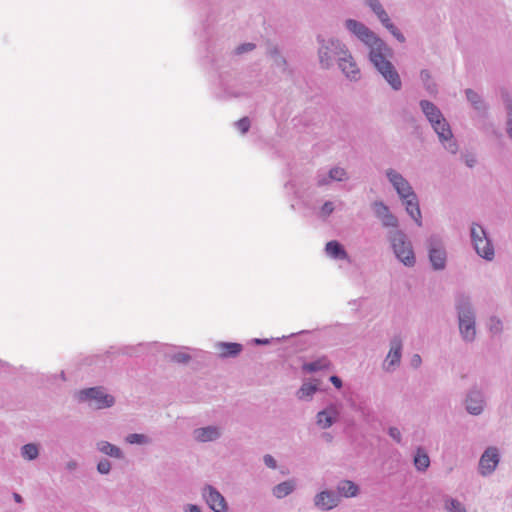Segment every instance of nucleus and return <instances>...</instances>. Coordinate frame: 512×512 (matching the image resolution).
Masks as SVG:
<instances>
[{
    "instance_id": "55",
    "label": "nucleus",
    "mask_w": 512,
    "mask_h": 512,
    "mask_svg": "<svg viewBox=\"0 0 512 512\" xmlns=\"http://www.w3.org/2000/svg\"><path fill=\"white\" fill-rule=\"evenodd\" d=\"M253 342L257 345H266V344H269L270 343V340L269 339H260V338H255L253 339Z\"/></svg>"
},
{
    "instance_id": "19",
    "label": "nucleus",
    "mask_w": 512,
    "mask_h": 512,
    "mask_svg": "<svg viewBox=\"0 0 512 512\" xmlns=\"http://www.w3.org/2000/svg\"><path fill=\"white\" fill-rule=\"evenodd\" d=\"M465 95H466L468 102L471 104V106L474 108V110L477 111V113L480 116L486 117L487 113H488L489 106L484 101L482 96L470 88L465 90Z\"/></svg>"
},
{
    "instance_id": "46",
    "label": "nucleus",
    "mask_w": 512,
    "mask_h": 512,
    "mask_svg": "<svg viewBox=\"0 0 512 512\" xmlns=\"http://www.w3.org/2000/svg\"><path fill=\"white\" fill-rule=\"evenodd\" d=\"M236 127L244 134L246 133L250 128V120L247 117H244L240 120H238L235 123Z\"/></svg>"
},
{
    "instance_id": "12",
    "label": "nucleus",
    "mask_w": 512,
    "mask_h": 512,
    "mask_svg": "<svg viewBox=\"0 0 512 512\" xmlns=\"http://www.w3.org/2000/svg\"><path fill=\"white\" fill-rule=\"evenodd\" d=\"M385 175L400 199H406L415 193L408 180L395 169H387Z\"/></svg>"
},
{
    "instance_id": "57",
    "label": "nucleus",
    "mask_w": 512,
    "mask_h": 512,
    "mask_svg": "<svg viewBox=\"0 0 512 512\" xmlns=\"http://www.w3.org/2000/svg\"><path fill=\"white\" fill-rule=\"evenodd\" d=\"M13 498H14L15 502H17V503H22V501H23L22 496L18 493H13Z\"/></svg>"
},
{
    "instance_id": "35",
    "label": "nucleus",
    "mask_w": 512,
    "mask_h": 512,
    "mask_svg": "<svg viewBox=\"0 0 512 512\" xmlns=\"http://www.w3.org/2000/svg\"><path fill=\"white\" fill-rule=\"evenodd\" d=\"M505 106L507 111L505 130L510 140H512V100L510 98L505 99Z\"/></svg>"
},
{
    "instance_id": "13",
    "label": "nucleus",
    "mask_w": 512,
    "mask_h": 512,
    "mask_svg": "<svg viewBox=\"0 0 512 512\" xmlns=\"http://www.w3.org/2000/svg\"><path fill=\"white\" fill-rule=\"evenodd\" d=\"M403 342L400 336L396 335L390 340V349L383 362V369L386 372H393L400 366L402 358Z\"/></svg>"
},
{
    "instance_id": "58",
    "label": "nucleus",
    "mask_w": 512,
    "mask_h": 512,
    "mask_svg": "<svg viewBox=\"0 0 512 512\" xmlns=\"http://www.w3.org/2000/svg\"><path fill=\"white\" fill-rule=\"evenodd\" d=\"M326 441H331L332 440V435L330 433H324L323 436H322Z\"/></svg>"
},
{
    "instance_id": "48",
    "label": "nucleus",
    "mask_w": 512,
    "mask_h": 512,
    "mask_svg": "<svg viewBox=\"0 0 512 512\" xmlns=\"http://www.w3.org/2000/svg\"><path fill=\"white\" fill-rule=\"evenodd\" d=\"M388 435L397 443L402 442V435L400 430L397 427H389Z\"/></svg>"
},
{
    "instance_id": "28",
    "label": "nucleus",
    "mask_w": 512,
    "mask_h": 512,
    "mask_svg": "<svg viewBox=\"0 0 512 512\" xmlns=\"http://www.w3.org/2000/svg\"><path fill=\"white\" fill-rule=\"evenodd\" d=\"M295 489V482L293 480H287L275 485L272 489V494L277 499H282L290 495Z\"/></svg>"
},
{
    "instance_id": "39",
    "label": "nucleus",
    "mask_w": 512,
    "mask_h": 512,
    "mask_svg": "<svg viewBox=\"0 0 512 512\" xmlns=\"http://www.w3.org/2000/svg\"><path fill=\"white\" fill-rule=\"evenodd\" d=\"M97 472L101 475H108L111 472L112 464L107 458H102L97 463Z\"/></svg>"
},
{
    "instance_id": "8",
    "label": "nucleus",
    "mask_w": 512,
    "mask_h": 512,
    "mask_svg": "<svg viewBox=\"0 0 512 512\" xmlns=\"http://www.w3.org/2000/svg\"><path fill=\"white\" fill-rule=\"evenodd\" d=\"M430 125L434 132L437 134L438 139L443 147L451 154H456L458 152L459 146L454 138L450 124L445 119L444 115L438 120H435Z\"/></svg>"
},
{
    "instance_id": "53",
    "label": "nucleus",
    "mask_w": 512,
    "mask_h": 512,
    "mask_svg": "<svg viewBox=\"0 0 512 512\" xmlns=\"http://www.w3.org/2000/svg\"><path fill=\"white\" fill-rule=\"evenodd\" d=\"M78 468V462L76 460H69L66 463V469L68 471H75Z\"/></svg>"
},
{
    "instance_id": "56",
    "label": "nucleus",
    "mask_w": 512,
    "mask_h": 512,
    "mask_svg": "<svg viewBox=\"0 0 512 512\" xmlns=\"http://www.w3.org/2000/svg\"><path fill=\"white\" fill-rule=\"evenodd\" d=\"M465 163L468 167L472 168L475 165L476 160L474 158H469L466 159Z\"/></svg>"
},
{
    "instance_id": "33",
    "label": "nucleus",
    "mask_w": 512,
    "mask_h": 512,
    "mask_svg": "<svg viewBox=\"0 0 512 512\" xmlns=\"http://www.w3.org/2000/svg\"><path fill=\"white\" fill-rule=\"evenodd\" d=\"M371 208L373 210L375 217L379 220L391 212L389 207L383 201L380 200L374 201L371 204Z\"/></svg>"
},
{
    "instance_id": "4",
    "label": "nucleus",
    "mask_w": 512,
    "mask_h": 512,
    "mask_svg": "<svg viewBox=\"0 0 512 512\" xmlns=\"http://www.w3.org/2000/svg\"><path fill=\"white\" fill-rule=\"evenodd\" d=\"M316 41L318 43L317 53L319 63L323 69H330L333 67L334 61H337L344 55V52L340 50V47H343V50L345 51L349 50L347 45L336 37L325 38L322 35H318L316 37Z\"/></svg>"
},
{
    "instance_id": "17",
    "label": "nucleus",
    "mask_w": 512,
    "mask_h": 512,
    "mask_svg": "<svg viewBox=\"0 0 512 512\" xmlns=\"http://www.w3.org/2000/svg\"><path fill=\"white\" fill-rule=\"evenodd\" d=\"M313 502L319 510L328 511L339 505L340 497L332 490H323L314 496Z\"/></svg>"
},
{
    "instance_id": "9",
    "label": "nucleus",
    "mask_w": 512,
    "mask_h": 512,
    "mask_svg": "<svg viewBox=\"0 0 512 512\" xmlns=\"http://www.w3.org/2000/svg\"><path fill=\"white\" fill-rule=\"evenodd\" d=\"M500 462V452L495 446H489L480 456L478 473L482 477H488L494 473Z\"/></svg>"
},
{
    "instance_id": "45",
    "label": "nucleus",
    "mask_w": 512,
    "mask_h": 512,
    "mask_svg": "<svg viewBox=\"0 0 512 512\" xmlns=\"http://www.w3.org/2000/svg\"><path fill=\"white\" fill-rule=\"evenodd\" d=\"M351 407L359 412L363 417H368L372 410L367 405L360 403L359 405L351 404Z\"/></svg>"
},
{
    "instance_id": "31",
    "label": "nucleus",
    "mask_w": 512,
    "mask_h": 512,
    "mask_svg": "<svg viewBox=\"0 0 512 512\" xmlns=\"http://www.w3.org/2000/svg\"><path fill=\"white\" fill-rule=\"evenodd\" d=\"M317 387L311 383H304L297 391V397L300 400H310L316 393Z\"/></svg>"
},
{
    "instance_id": "51",
    "label": "nucleus",
    "mask_w": 512,
    "mask_h": 512,
    "mask_svg": "<svg viewBox=\"0 0 512 512\" xmlns=\"http://www.w3.org/2000/svg\"><path fill=\"white\" fill-rule=\"evenodd\" d=\"M422 363L421 356L419 354H414L411 358V366L413 368H418Z\"/></svg>"
},
{
    "instance_id": "49",
    "label": "nucleus",
    "mask_w": 512,
    "mask_h": 512,
    "mask_svg": "<svg viewBox=\"0 0 512 512\" xmlns=\"http://www.w3.org/2000/svg\"><path fill=\"white\" fill-rule=\"evenodd\" d=\"M263 462L264 464L270 468V469H276L277 468V461L276 459L270 455V454H265L263 456Z\"/></svg>"
},
{
    "instance_id": "59",
    "label": "nucleus",
    "mask_w": 512,
    "mask_h": 512,
    "mask_svg": "<svg viewBox=\"0 0 512 512\" xmlns=\"http://www.w3.org/2000/svg\"><path fill=\"white\" fill-rule=\"evenodd\" d=\"M62 380H65V375H64V372L62 371L61 374H60Z\"/></svg>"
},
{
    "instance_id": "23",
    "label": "nucleus",
    "mask_w": 512,
    "mask_h": 512,
    "mask_svg": "<svg viewBox=\"0 0 512 512\" xmlns=\"http://www.w3.org/2000/svg\"><path fill=\"white\" fill-rule=\"evenodd\" d=\"M267 55L272 59L273 65L282 73L288 72V64L286 58L280 53L276 45H269Z\"/></svg>"
},
{
    "instance_id": "1",
    "label": "nucleus",
    "mask_w": 512,
    "mask_h": 512,
    "mask_svg": "<svg viewBox=\"0 0 512 512\" xmlns=\"http://www.w3.org/2000/svg\"><path fill=\"white\" fill-rule=\"evenodd\" d=\"M345 29L368 49V58L376 71L393 91L402 89V80L394 64L389 60L392 49L368 26L361 21L349 18L343 23Z\"/></svg>"
},
{
    "instance_id": "54",
    "label": "nucleus",
    "mask_w": 512,
    "mask_h": 512,
    "mask_svg": "<svg viewBox=\"0 0 512 512\" xmlns=\"http://www.w3.org/2000/svg\"><path fill=\"white\" fill-rule=\"evenodd\" d=\"M185 512H201V508L194 504H188L185 507Z\"/></svg>"
},
{
    "instance_id": "36",
    "label": "nucleus",
    "mask_w": 512,
    "mask_h": 512,
    "mask_svg": "<svg viewBox=\"0 0 512 512\" xmlns=\"http://www.w3.org/2000/svg\"><path fill=\"white\" fill-rule=\"evenodd\" d=\"M488 329L493 335H499L503 331V322L497 316H491L488 322Z\"/></svg>"
},
{
    "instance_id": "42",
    "label": "nucleus",
    "mask_w": 512,
    "mask_h": 512,
    "mask_svg": "<svg viewBox=\"0 0 512 512\" xmlns=\"http://www.w3.org/2000/svg\"><path fill=\"white\" fill-rule=\"evenodd\" d=\"M316 184L317 186L319 187H322V186H327L329 185L332 181V179H330L328 177V172L325 173L323 171H318L317 175H316Z\"/></svg>"
},
{
    "instance_id": "43",
    "label": "nucleus",
    "mask_w": 512,
    "mask_h": 512,
    "mask_svg": "<svg viewBox=\"0 0 512 512\" xmlns=\"http://www.w3.org/2000/svg\"><path fill=\"white\" fill-rule=\"evenodd\" d=\"M364 3L366 6H368L371 11L377 15L382 10H384L383 5L381 4L380 0H364Z\"/></svg>"
},
{
    "instance_id": "50",
    "label": "nucleus",
    "mask_w": 512,
    "mask_h": 512,
    "mask_svg": "<svg viewBox=\"0 0 512 512\" xmlns=\"http://www.w3.org/2000/svg\"><path fill=\"white\" fill-rule=\"evenodd\" d=\"M376 17L378 18V20L380 21V23L386 27V25H389L391 22V19L388 15V13L386 12V10H382L380 13H378L376 15Z\"/></svg>"
},
{
    "instance_id": "6",
    "label": "nucleus",
    "mask_w": 512,
    "mask_h": 512,
    "mask_svg": "<svg viewBox=\"0 0 512 512\" xmlns=\"http://www.w3.org/2000/svg\"><path fill=\"white\" fill-rule=\"evenodd\" d=\"M426 248L433 270H444L447 265V251L442 237L438 234L430 235L426 240Z\"/></svg>"
},
{
    "instance_id": "5",
    "label": "nucleus",
    "mask_w": 512,
    "mask_h": 512,
    "mask_svg": "<svg viewBox=\"0 0 512 512\" xmlns=\"http://www.w3.org/2000/svg\"><path fill=\"white\" fill-rule=\"evenodd\" d=\"M470 239L476 254L486 261H492L495 257V249L486 229L478 222L470 225Z\"/></svg>"
},
{
    "instance_id": "37",
    "label": "nucleus",
    "mask_w": 512,
    "mask_h": 512,
    "mask_svg": "<svg viewBox=\"0 0 512 512\" xmlns=\"http://www.w3.org/2000/svg\"><path fill=\"white\" fill-rule=\"evenodd\" d=\"M380 221L382 226L385 228H390L389 230L398 229L399 220L392 212L381 218Z\"/></svg>"
},
{
    "instance_id": "7",
    "label": "nucleus",
    "mask_w": 512,
    "mask_h": 512,
    "mask_svg": "<svg viewBox=\"0 0 512 512\" xmlns=\"http://www.w3.org/2000/svg\"><path fill=\"white\" fill-rule=\"evenodd\" d=\"M79 400L88 402L95 409L110 408L115 404V398L99 386L81 390Z\"/></svg>"
},
{
    "instance_id": "18",
    "label": "nucleus",
    "mask_w": 512,
    "mask_h": 512,
    "mask_svg": "<svg viewBox=\"0 0 512 512\" xmlns=\"http://www.w3.org/2000/svg\"><path fill=\"white\" fill-rule=\"evenodd\" d=\"M403 205L405 206V210L407 214L415 221V223L421 227L422 226V214L419 206V201L416 193L407 197L406 199H401Z\"/></svg>"
},
{
    "instance_id": "29",
    "label": "nucleus",
    "mask_w": 512,
    "mask_h": 512,
    "mask_svg": "<svg viewBox=\"0 0 512 512\" xmlns=\"http://www.w3.org/2000/svg\"><path fill=\"white\" fill-rule=\"evenodd\" d=\"M20 455L27 461H33L39 456V445L36 443H27L20 449Z\"/></svg>"
},
{
    "instance_id": "41",
    "label": "nucleus",
    "mask_w": 512,
    "mask_h": 512,
    "mask_svg": "<svg viewBox=\"0 0 512 512\" xmlns=\"http://www.w3.org/2000/svg\"><path fill=\"white\" fill-rule=\"evenodd\" d=\"M400 43H404L406 38L404 34L393 24L390 23L385 27Z\"/></svg>"
},
{
    "instance_id": "30",
    "label": "nucleus",
    "mask_w": 512,
    "mask_h": 512,
    "mask_svg": "<svg viewBox=\"0 0 512 512\" xmlns=\"http://www.w3.org/2000/svg\"><path fill=\"white\" fill-rule=\"evenodd\" d=\"M125 441L126 443L128 444H131V445H148V444H151L152 443V439L145 435V434H140V433H131V434H128L126 437H125Z\"/></svg>"
},
{
    "instance_id": "11",
    "label": "nucleus",
    "mask_w": 512,
    "mask_h": 512,
    "mask_svg": "<svg viewBox=\"0 0 512 512\" xmlns=\"http://www.w3.org/2000/svg\"><path fill=\"white\" fill-rule=\"evenodd\" d=\"M341 415V404L330 403L316 414V425L326 430L337 423Z\"/></svg>"
},
{
    "instance_id": "16",
    "label": "nucleus",
    "mask_w": 512,
    "mask_h": 512,
    "mask_svg": "<svg viewBox=\"0 0 512 512\" xmlns=\"http://www.w3.org/2000/svg\"><path fill=\"white\" fill-rule=\"evenodd\" d=\"M223 435V428L218 425H208L195 428L192 432L193 439L198 443L215 442Z\"/></svg>"
},
{
    "instance_id": "24",
    "label": "nucleus",
    "mask_w": 512,
    "mask_h": 512,
    "mask_svg": "<svg viewBox=\"0 0 512 512\" xmlns=\"http://www.w3.org/2000/svg\"><path fill=\"white\" fill-rule=\"evenodd\" d=\"M336 488L339 497L352 498L359 493V486L351 480L339 481Z\"/></svg>"
},
{
    "instance_id": "27",
    "label": "nucleus",
    "mask_w": 512,
    "mask_h": 512,
    "mask_svg": "<svg viewBox=\"0 0 512 512\" xmlns=\"http://www.w3.org/2000/svg\"><path fill=\"white\" fill-rule=\"evenodd\" d=\"M331 366L330 360L326 356H322L314 361L305 363L302 367L303 371L308 373H315L318 371L329 369Z\"/></svg>"
},
{
    "instance_id": "52",
    "label": "nucleus",
    "mask_w": 512,
    "mask_h": 512,
    "mask_svg": "<svg viewBox=\"0 0 512 512\" xmlns=\"http://www.w3.org/2000/svg\"><path fill=\"white\" fill-rule=\"evenodd\" d=\"M329 380L337 389H340L343 385L341 378L336 375L331 376Z\"/></svg>"
},
{
    "instance_id": "3",
    "label": "nucleus",
    "mask_w": 512,
    "mask_h": 512,
    "mask_svg": "<svg viewBox=\"0 0 512 512\" xmlns=\"http://www.w3.org/2000/svg\"><path fill=\"white\" fill-rule=\"evenodd\" d=\"M386 238L396 259L406 267H414L416 256L407 234L400 229H391L388 230Z\"/></svg>"
},
{
    "instance_id": "44",
    "label": "nucleus",
    "mask_w": 512,
    "mask_h": 512,
    "mask_svg": "<svg viewBox=\"0 0 512 512\" xmlns=\"http://www.w3.org/2000/svg\"><path fill=\"white\" fill-rule=\"evenodd\" d=\"M171 360L176 362V363H187L190 359H191V356L187 353H184V352H177V353H174L170 356Z\"/></svg>"
},
{
    "instance_id": "47",
    "label": "nucleus",
    "mask_w": 512,
    "mask_h": 512,
    "mask_svg": "<svg viewBox=\"0 0 512 512\" xmlns=\"http://www.w3.org/2000/svg\"><path fill=\"white\" fill-rule=\"evenodd\" d=\"M255 47L256 46H255L254 43H244V44L239 45L235 49V53L240 55V54H243V53L250 52V51L254 50Z\"/></svg>"
},
{
    "instance_id": "20",
    "label": "nucleus",
    "mask_w": 512,
    "mask_h": 512,
    "mask_svg": "<svg viewBox=\"0 0 512 512\" xmlns=\"http://www.w3.org/2000/svg\"><path fill=\"white\" fill-rule=\"evenodd\" d=\"M96 449L111 458L122 460L125 457L124 452L118 446L105 440L98 441L96 443Z\"/></svg>"
},
{
    "instance_id": "34",
    "label": "nucleus",
    "mask_w": 512,
    "mask_h": 512,
    "mask_svg": "<svg viewBox=\"0 0 512 512\" xmlns=\"http://www.w3.org/2000/svg\"><path fill=\"white\" fill-rule=\"evenodd\" d=\"M420 79L423 82L425 89L429 93L436 92V84L432 81V76L429 70L423 69L420 71Z\"/></svg>"
},
{
    "instance_id": "38",
    "label": "nucleus",
    "mask_w": 512,
    "mask_h": 512,
    "mask_svg": "<svg viewBox=\"0 0 512 512\" xmlns=\"http://www.w3.org/2000/svg\"><path fill=\"white\" fill-rule=\"evenodd\" d=\"M445 508L448 512H466L465 506L458 500L449 498L445 501Z\"/></svg>"
},
{
    "instance_id": "25",
    "label": "nucleus",
    "mask_w": 512,
    "mask_h": 512,
    "mask_svg": "<svg viewBox=\"0 0 512 512\" xmlns=\"http://www.w3.org/2000/svg\"><path fill=\"white\" fill-rule=\"evenodd\" d=\"M222 358L235 357L242 351V345L232 342H219L217 345Z\"/></svg>"
},
{
    "instance_id": "40",
    "label": "nucleus",
    "mask_w": 512,
    "mask_h": 512,
    "mask_svg": "<svg viewBox=\"0 0 512 512\" xmlns=\"http://www.w3.org/2000/svg\"><path fill=\"white\" fill-rule=\"evenodd\" d=\"M335 210L334 203L332 201H326L320 208L319 215L321 218L329 217Z\"/></svg>"
},
{
    "instance_id": "10",
    "label": "nucleus",
    "mask_w": 512,
    "mask_h": 512,
    "mask_svg": "<svg viewBox=\"0 0 512 512\" xmlns=\"http://www.w3.org/2000/svg\"><path fill=\"white\" fill-rule=\"evenodd\" d=\"M340 50L344 52V55L336 61L338 68L349 81L358 82L361 79V70L355 58L350 50L345 51L343 47H340Z\"/></svg>"
},
{
    "instance_id": "21",
    "label": "nucleus",
    "mask_w": 512,
    "mask_h": 512,
    "mask_svg": "<svg viewBox=\"0 0 512 512\" xmlns=\"http://www.w3.org/2000/svg\"><path fill=\"white\" fill-rule=\"evenodd\" d=\"M419 106L422 113L426 117L427 121L432 124L435 120H438L443 116L441 110L429 100H420Z\"/></svg>"
},
{
    "instance_id": "2",
    "label": "nucleus",
    "mask_w": 512,
    "mask_h": 512,
    "mask_svg": "<svg viewBox=\"0 0 512 512\" xmlns=\"http://www.w3.org/2000/svg\"><path fill=\"white\" fill-rule=\"evenodd\" d=\"M458 329L461 339L465 343H472L476 339V310L470 295L457 293L454 299Z\"/></svg>"
},
{
    "instance_id": "22",
    "label": "nucleus",
    "mask_w": 512,
    "mask_h": 512,
    "mask_svg": "<svg viewBox=\"0 0 512 512\" xmlns=\"http://www.w3.org/2000/svg\"><path fill=\"white\" fill-rule=\"evenodd\" d=\"M326 254L334 260H349L343 245L336 240L329 241L325 246Z\"/></svg>"
},
{
    "instance_id": "26",
    "label": "nucleus",
    "mask_w": 512,
    "mask_h": 512,
    "mask_svg": "<svg viewBox=\"0 0 512 512\" xmlns=\"http://www.w3.org/2000/svg\"><path fill=\"white\" fill-rule=\"evenodd\" d=\"M413 463L417 471L425 472L430 466V457L424 448L418 447L413 457Z\"/></svg>"
},
{
    "instance_id": "14",
    "label": "nucleus",
    "mask_w": 512,
    "mask_h": 512,
    "mask_svg": "<svg viewBox=\"0 0 512 512\" xmlns=\"http://www.w3.org/2000/svg\"><path fill=\"white\" fill-rule=\"evenodd\" d=\"M202 497L214 512H227L228 504L224 496L212 485H205L202 489Z\"/></svg>"
},
{
    "instance_id": "32",
    "label": "nucleus",
    "mask_w": 512,
    "mask_h": 512,
    "mask_svg": "<svg viewBox=\"0 0 512 512\" xmlns=\"http://www.w3.org/2000/svg\"><path fill=\"white\" fill-rule=\"evenodd\" d=\"M328 177L330 179H332V181H336V182H342V181H346L349 179V175H348L347 171L344 168L339 167V166L332 167L328 171Z\"/></svg>"
},
{
    "instance_id": "15",
    "label": "nucleus",
    "mask_w": 512,
    "mask_h": 512,
    "mask_svg": "<svg viewBox=\"0 0 512 512\" xmlns=\"http://www.w3.org/2000/svg\"><path fill=\"white\" fill-rule=\"evenodd\" d=\"M464 405L469 414L480 415L486 406L484 393L477 387L471 388L466 394Z\"/></svg>"
}]
</instances>
